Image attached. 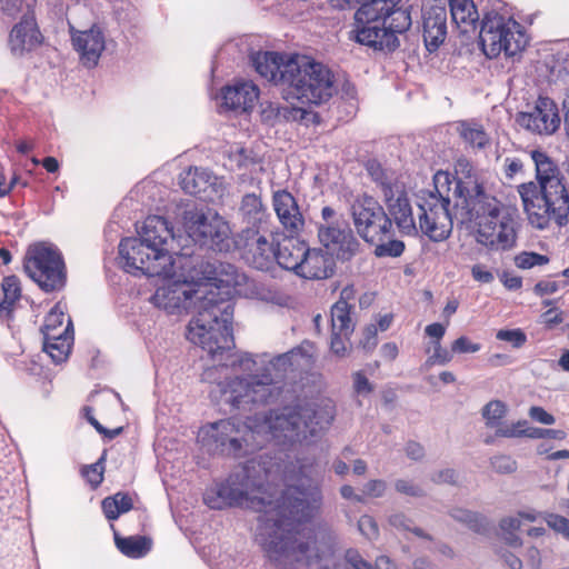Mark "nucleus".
Returning a JSON list of instances; mask_svg holds the SVG:
<instances>
[{
    "instance_id": "f257e3e1",
    "label": "nucleus",
    "mask_w": 569,
    "mask_h": 569,
    "mask_svg": "<svg viewBox=\"0 0 569 569\" xmlns=\"http://www.w3.org/2000/svg\"><path fill=\"white\" fill-rule=\"evenodd\" d=\"M274 465L260 455L236 468L229 477L208 489L204 503L211 509L241 507L259 512L256 541L278 567L298 562L310 566L332 553V536L308 522L318 513L322 493L305 467L296 477L286 475L284 489H273Z\"/></svg>"
},
{
    "instance_id": "f03ea898",
    "label": "nucleus",
    "mask_w": 569,
    "mask_h": 569,
    "mask_svg": "<svg viewBox=\"0 0 569 569\" xmlns=\"http://www.w3.org/2000/svg\"><path fill=\"white\" fill-rule=\"evenodd\" d=\"M184 260L172 269L174 274L162 277L164 282L159 286L151 297V302L168 313H180L194 308L196 316L188 326V339L207 350L212 357L229 350L233 345L231 321L233 303L229 292H221L217 286L200 283L194 287L190 281L193 276L184 273Z\"/></svg>"
},
{
    "instance_id": "7ed1b4c3",
    "label": "nucleus",
    "mask_w": 569,
    "mask_h": 569,
    "mask_svg": "<svg viewBox=\"0 0 569 569\" xmlns=\"http://www.w3.org/2000/svg\"><path fill=\"white\" fill-rule=\"evenodd\" d=\"M300 349L279 355L268 361L257 360L250 353H230L226 361L207 368L202 380L211 385L213 401L234 409L250 405H268L280 397L281 382L288 371L298 365Z\"/></svg>"
},
{
    "instance_id": "20e7f679",
    "label": "nucleus",
    "mask_w": 569,
    "mask_h": 569,
    "mask_svg": "<svg viewBox=\"0 0 569 569\" xmlns=\"http://www.w3.org/2000/svg\"><path fill=\"white\" fill-rule=\"evenodd\" d=\"M462 207L450 210V198L443 193L429 194L420 204V227L431 241L446 240L452 231L453 219L460 223L473 221L477 241L490 249L508 250L517 240L516 218L499 200L485 193L475 200H463Z\"/></svg>"
},
{
    "instance_id": "39448f33",
    "label": "nucleus",
    "mask_w": 569,
    "mask_h": 569,
    "mask_svg": "<svg viewBox=\"0 0 569 569\" xmlns=\"http://www.w3.org/2000/svg\"><path fill=\"white\" fill-rule=\"evenodd\" d=\"M530 158L535 180L517 186L529 224L546 230L551 223L565 227L569 222V181L557 161L546 151L533 149Z\"/></svg>"
},
{
    "instance_id": "423d86ee",
    "label": "nucleus",
    "mask_w": 569,
    "mask_h": 569,
    "mask_svg": "<svg viewBox=\"0 0 569 569\" xmlns=\"http://www.w3.org/2000/svg\"><path fill=\"white\" fill-rule=\"evenodd\" d=\"M335 415V406L330 400H298L271 410L264 425L278 445L310 446L330 427Z\"/></svg>"
},
{
    "instance_id": "0eeeda50",
    "label": "nucleus",
    "mask_w": 569,
    "mask_h": 569,
    "mask_svg": "<svg viewBox=\"0 0 569 569\" xmlns=\"http://www.w3.org/2000/svg\"><path fill=\"white\" fill-rule=\"evenodd\" d=\"M281 78L284 82L282 96L288 101L318 106L327 102L335 91L331 71L307 57L289 58Z\"/></svg>"
},
{
    "instance_id": "6e6552de",
    "label": "nucleus",
    "mask_w": 569,
    "mask_h": 569,
    "mask_svg": "<svg viewBox=\"0 0 569 569\" xmlns=\"http://www.w3.org/2000/svg\"><path fill=\"white\" fill-rule=\"evenodd\" d=\"M198 439L208 452L234 458L251 453L263 445L260 431L232 419L202 427Z\"/></svg>"
},
{
    "instance_id": "1a4fd4ad",
    "label": "nucleus",
    "mask_w": 569,
    "mask_h": 569,
    "mask_svg": "<svg viewBox=\"0 0 569 569\" xmlns=\"http://www.w3.org/2000/svg\"><path fill=\"white\" fill-rule=\"evenodd\" d=\"M479 40L483 53L492 59L503 52L513 57L527 46V37L520 23L496 9L483 13Z\"/></svg>"
},
{
    "instance_id": "9d476101",
    "label": "nucleus",
    "mask_w": 569,
    "mask_h": 569,
    "mask_svg": "<svg viewBox=\"0 0 569 569\" xmlns=\"http://www.w3.org/2000/svg\"><path fill=\"white\" fill-rule=\"evenodd\" d=\"M119 254L126 271H140L148 277H170L174 274L172 269L186 260L182 256L173 258L166 251L157 250L139 237L122 239Z\"/></svg>"
},
{
    "instance_id": "9b49d317",
    "label": "nucleus",
    "mask_w": 569,
    "mask_h": 569,
    "mask_svg": "<svg viewBox=\"0 0 569 569\" xmlns=\"http://www.w3.org/2000/svg\"><path fill=\"white\" fill-rule=\"evenodd\" d=\"M411 22L410 12L407 9L397 8L387 21L355 23L350 38L373 50L392 52L400 46L399 34L405 33Z\"/></svg>"
},
{
    "instance_id": "f8f14e48",
    "label": "nucleus",
    "mask_w": 569,
    "mask_h": 569,
    "mask_svg": "<svg viewBox=\"0 0 569 569\" xmlns=\"http://www.w3.org/2000/svg\"><path fill=\"white\" fill-rule=\"evenodd\" d=\"M27 274L46 292L60 290L66 284V266L61 253L51 244L30 246L24 258Z\"/></svg>"
},
{
    "instance_id": "ddd939ff",
    "label": "nucleus",
    "mask_w": 569,
    "mask_h": 569,
    "mask_svg": "<svg viewBox=\"0 0 569 569\" xmlns=\"http://www.w3.org/2000/svg\"><path fill=\"white\" fill-rule=\"evenodd\" d=\"M441 182L449 183V177L446 173L438 172L435 174V191H429L420 197V202L418 203L419 219L421 216L420 204L423 200L429 194L442 193L438 188V184ZM381 192L388 210L387 214L396 223L402 236H417L419 230L422 232L420 222L417 224L415 221L407 192L401 184L396 181H381Z\"/></svg>"
},
{
    "instance_id": "4468645a",
    "label": "nucleus",
    "mask_w": 569,
    "mask_h": 569,
    "mask_svg": "<svg viewBox=\"0 0 569 569\" xmlns=\"http://www.w3.org/2000/svg\"><path fill=\"white\" fill-rule=\"evenodd\" d=\"M183 220L188 237L200 247H207L219 252L230 250V227L217 212L188 210L184 212Z\"/></svg>"
},
{
    "instance_id": "2eb2a0df",
    "label": "nucleus",
    "mask_w": 569,
    "mask_h": 569,
    "mask_svg": "<svg viewBox=\"0 0 569 569\" xmlns=\"http://www.w3.org/2000/svg\"><path fill=\"white\" fill-rule=\"evenodd\" d=\"M350 213L357 233L368 243L380 242L381 237L391 230V218L373 197L365 194L356 198Z\"/></svg>"
},
{
    "instance_id": "dca6fc26",
    "label": "nucleus",
    "mask_w": 569,
    "mask_h": 569,
    "mask_svg": "<svg viewBox=\"0 0 569 569\" xmlns=\"http://www.w3.org/2000/svg\"><path fill=\"white\" fill-rule=\"evenodd\" d=\"M517 124L523 130L540 137H550L561 124L557 103L549 97L539 96L528 110L516 116Z\"/></svg>"
},
{
    "instance_id": "f3484780",
    "label": "nucleus",
    "mask_w": 569,
    "mask_h": 569,
    "mask_svg": "<svg viewBox=\"0 0 569 569\" xmlns=\"http://www.w3.org/2000/svg\"><path fill=\"white\" fill-rule=\"evenodd\" d=\"M242 259L252 268L270 271L276 266V244L260 231L242 230Z\"/></svg>"
},
{
    "instance_id": "a211bd4d",
    "label": "nucleus",
    "mask_w": 569,
    "mask_h": 569,
    "mask_svg": "<svg viewBox=\"0 0 569 569\" xmlns=\"http://www.w3.org/2000/svg\"><path fill=\"white\" fill-rule=\"evenodd\" d=\"M455 204L451 210L461 208L463 200L469 202V200L478 199L487 193L482 179L468 159H458L455 166Z\"/></svg>"
},
{
    "instance_id": "6ab92c4d",
    "label": "nucleus",
    "mask_w": 569,
    "mask_h": 569,
    "mask_svg": "<svg viewBox=\"0 0 569 569\" xmlns=\"http://www.w3.org/2000/svg\"><path fill=\"white\" fill-rule=\"evenodd\" d=\"M70 34L80 62L87 68L96 67L106 49V38L102 29L98 24H93L87 30H77L73 26H70Z\"/></svg>"
},
{
    "instance_id": "aec40b11",
    "label": "nucleus",
    "mask_w": 569,
    "mask_h": 569,
    "mask_svg": "<svg viewBox=\"0 0 569 569\" xmlns=\"http://www.w3.org/2000/svg\"><path fill=\"white\" fill-rule=\"evenodd\" d=\"M318 238L322 246L336 252L341 260H349L359 248V242L346 222L319 224Z\"/></svg>"
},
{
    "instance_id": "412c9836",
    "label": "nucleus",
    "mask_w": 569,
    "mask_h": 569,
    "mask_svg": "<svg viewBox=\"0 0 569 569\" xmlns=\"http://www.w3.org/2000/svg\"><path fill=\"white\" fill-rule=\"evenodd\" d=\"M43 36L36 21L33 11H24L21 19L12 27L8 44L12 54L21 57L41 46Z\"/></svg>"
},
{
    "instance_id": "4be33fe9",
    "label": "nucleus",
    "mask_w": 569,
    "mask_h": 569,
    "mask_svg": "<svg viewBox=\"0 0 569 569\" xmlns=\"http://www.w3.org/2000/svg\"><path fill=\"white\" fill-rule=\"evenodd\" d=\"M272 206L282 228L290 234L299 233L305 227V218L296 198L287 190L272 194Z\"/></svg>"
},
{
    "instance_id": "5701e85b",
    "label": "nucleus",
    "mask_w": 569,
    "mask_h": 569,
    "mask_svg": "<svg viewBox=\"0 0 569 569\" xmlns=\"http://www.w3.org/2000/svg\"><path fill=\"white\" fill-rule=\"evenodd\" d=\"M259 97L258 87L251 81H238L222 90V107L236 113L251 110Z\"/></svg>"
},
{
    "instance_id": "b1692460",
    "label": "nucleus",
    "mask_w": 569,
    "mask_h": 569,
    "mask_svg": "<svg viewBox=\"0 0 569 569\" xmlns=\"http://www.w3.org/2000/svg\"><path fill=\"white\" fill-rule=\"evenodd\" d=\"M332 6L339 9L351 8L361 2L355 13V23H369L376 20L389 19L395 9L392 0H332Z\"/></svg>"
},
{
    "instance_id": "393cba45",
    "label": "nucleus",
    "mask_w": 569,
    "mask_h": 569,
    "mask_svg": "<svg viewBox=\"0 0 569 569\" xmlns=\"http://www.w3.org/2000/svg\"><path fill=\"white\" fill-rule=\"evenodd\" d=\"M138 237L146 241V243L156 247L157 250L168 253L172 250L170 244L174 241V234L172 228L169 227V222L163 217H148L138 231Z\"/></svg>"
},
{
    "instance_id": "a878e982",
    "label": "nucleus",
    "mask_w": 569,
    "mask_h": 569,
    "mask_svg": "<svg viewBox=\"0 0 569 569\" xmlns=\"http://www.w3.org/2000/svg\"><path fill=\"white\" fill-rule=\"evenodd\" d=\"M335 267L331 253L322 249L307 247V253L303 256V262L297 276L310 280L327 279L333 274Z\"/></svg>"
},
{
    "instance_id": "bb28decb",
    "label": "nucleus",
    "mask_w": 569,
    "mask_h": 569,
    "mask_svg": "<svg viewBox=\"0 0 569 569\" xmlns=\"http://www.w3.org/2000/svg\"><path fill=\"white\" fill-rule=\"evenodd\" d=\"M447 36V11L443 7H431L423 13V41L429 52H435Z\"/></svg>"
},
{
    "instance_id": "cd10ccee",
    "label": "nucleus",
    "mask_w": 569,
    "mask_h": 569,
    "mask_svg": "<svg viewBox=\"0 0 569 569\" xmlns=\"http://www.w3.org/2000/svg\"><path fill=\"white\" fill-rule=\"evenodd\" d=\"M238 217L246 226L244 230L260 231L267 229L270 214L259 196L247 193L241 199Z\"/></svg>"
},
{
    "instance_id": "c85d7f7f",
    "label": "nucleus",
    "mask_w": 569,
    "mask_h": 569,
    "mask_svg": "<svg viewBox=\"0 0 569 569\" xmlns=\"http://www.w3.org/2000/svg\"><path fill=\"white\" fill-rule=\"evenodd\" d=\"M288 59L277 52H257L251 56V62L256 71L262 78L280 87L281 90L284 84L281 76Z\"/></svg>"
},
{
    "instance_id": "c756f323",
    "label": "nucleus",
    "mask_w": 569,
    "mask_h": 569,
    "mask_svg": "<svg viewBox=\"0 0 569 569\" xmlns=\"http://www.w3.org/2000/svg\"><path fill=\"white\" fill-rule=\"evenodd\" d=\"M307 247L305 241L297 238L284 239L276 246V264L297 274L307 253Z\"/></svg>"
},
{
    "instance_id": "7c9ffc66",
    "label": "nucleus",
    "mask_w": 569,
    "mask_h": 569,
    "mask_svg": "<svg viewBox=\"0 0 569 569\" xmlns=\"http://www.w3.org/2000/svg\"><path fill=\"white\" fill-rule=\"evenodd\" d=\"M217 177L203 168H189L180 174V186L189 194L202 197L216 184Z\"/></svg>"
},
{
    "instance_id": "2f4dec72",
    "label": "nucleus",
    "mask_w": 569,
    "mask_h": 569,
    "mask_svg": "<svg viewBox=\"0 0 569 569\" xmlns=\"http://www.w3.org/2000/svg\"><path fill=\"white\" fill-rule=\"evenodd\" d=\"M71 328V320L68 318V323L63 328L60 336H53V333H47V338L43 337V350L50 356L54 363H61L69 357L72 336L69 330Z\"/></svg>"
},
{
    "instance_id": "473e14b6",
    "label": "nucleus",
    "mask_w": 569,
    "mask_h": 569,
    "mask_svg": "<svg viewBox=\"0 0 569 569\" xmlns=\"http://www.w3.org/2000/svg\"><path fill=\"white\" fill-rule=\"evenodd\" d=\"M458 132L463 142L473 150H486L491 144L490 134L478 122L461 121Z\"/></svg>"
},
{
    "instance_id": "72a5a7b5",
    "label": "nucleus",
    "mask_w": 569,
    "mask_h": 569,
    "mask_svg": "<svg viewBox=\"0 0 569 569\" xmlns=\"http://www.w3.org/2000/svg\"><path fill=\"white\" fill-rule=\"evenodd\" d=\"M449 7L452 21L463 28V32L475 27L479 13L472 0H449Z\"/></svg>"
},
{
    "instance_id": "f704fd0d",
    "label": "nucleus",
    "mask_w": 569,
    "mask_h": 569,
    "mask_svg": "<svg viewBox=\"0 0 569 569\" xmlns=\"http://www.w3.org/2000/svg\"><path fill=\"white\" fill-rule=\"evenodd\" d=\"M221 273L224 278L219 279L226 287L232 288L239 295L254 293L256 283L243 272L239 271L232 264L221 266Z\"/></svg>"
},
{
    "instance_id": "c9c22d12",
    "label": "nucleus",
    "mask_w": 569,
    "mask_h": 569,
    "mask_svg": "<svg viewBox=\"0 0 569 569\" xmlns=\"http://www.w3.org/2000/svg\"><path fill=\"white\" fill-rule=\"evenodd\" d=\"M350 310L351 306L343 300H338L331 307V331L335 332V335L342 333L345 338H347L353 332L355 325L350 317Z\"/></svg>"
},
{
    "instance_id": "e433bc0d",
    "label": "nucleus",
    "mask_w": 569,
    "mask_h": 569,
    "mask_svg": "<svg viewBox=\"0 0 569 569\" xmlns=\"http://www.w3.org/2000/svg\"><path fill=\"white\" fill-rule=\"evenodd\" d=\"M336 569H397V566L388 556L377 557L375 565H372L358 550L348 549L345 553V566Z\"/></svg>"
},
{
    "instance_id": "4c0bfd02",
    "label": "nucleus",
    "mask_w": 569,
    "mask_h": 569,
    "mask_svg": "<svg viewBox=\"0 0 569 569\" xmlns=\"http://www.w3.org/2000/svg\"><path fill=\"white\" fill-rule=\"evenodd\" d=\"M336 569H397V566L388 556L377 557L375 565H372L358 550L348 549L345 553V566Z\"/></svg>"
},
{
    "instance_id": "58836bf2",
    "label": "nucleus",
    "mask_w": 569,
    "mask_h": 569,
    "mask_svg": "<svg viewBox=\"0 0 569 569\" xmlns=\"http://www.w3.org/2000/svg\"><path fill=\"white\" fill-rule=\"evenodd\" d=\"M117 548L127 557L141 558L148 553L151 542L148 538L141 536H133L121 538L114 535Z\"/></svg>"
},
{
    "instance_id": "ea45409f",
    "label": "nucleus",
    "mask_w": 569,
    "mask_h": 569,
    "mask_svg": "<svg viewBox=\"0 0 569 569\" xmlns=\"http://www.w3.org/2000/svg\"><path fill=\"white\" fill-rule=\"evenodd\" d=\"M370 244L375 247L373 253L378 258H398L403 253L406 248L402 240L395 238L393 227H391L389 232H386V236L381 237L380 242H371Z\"/></svg>"
},
{
    "instance_id": "a19ab883",
    "label": "nucleus",
    "mask_w": 569,
    "mask_h": 569,
    "mask_svg": "<svg viewBox=\"0 0 569 569\" xmlns=\"http://www.w3.org/2000/svg\"><path fill=\"white\" fill-rule=\"evenodd\" d=\"M3 300L0 303V317L11 311L12 305L20 298L21 289L16 276L6 277L2 281Z\"/></svg>"
},
{
    "instance_id": "79ce46f5",
    "label": "nucleus",
    "mask_w": 569,
    "mask_h": 569,
    "mask_svg": "<svg viewBox=\"0 0 569 569\" xmlns=\"http://www.w3.org/2000/svg\"><path fill=\"white\" fill-rule=\"evenodd\" d=\"M450 516L459 522L465 523L468 528L476 532H485L487 528V520L479 513L472 512L462 508H453Z\"/></svg>"
},
{
    "instance_id": "37998d69",
    "label": "nucleus",
    "mask_w": 569,
    "mask_h": 569,
    "mask_svg": "<svg viewBox=\"0 0 569 569\" xmlns=\"http://www.w3.org/2000/svg\"><path fill=\"white\" fill-rule=\"evenodd\" d=\"M506 413L507 407L500 400H492L488 402L482 409V417L486 420V426L489 428L498 427Z\"/></svg>"
},
{
    "instance_id": "c03bdc74",
    "label": "nucleus",
    "mask_w": 569,
    "mask_h": 569,
    "mask_svg": "<svg viewBox=\"0 0 569 569\" xmlns=\"http://www.w3.org/2000/svg\"><path fill=\"white\" fill-rule=\"evenodd\" d=\"M389 523L391 527H393L397 530L410 531L419 538H423V539H428V540L431 539V537L428 533H426L421 528L416 527L413 525V521L402 512L392 513L389 517Z\"/></svg>"
},
{
    "instance_id": "a18cd8bd",
    "label": "nucleus",
    "mask_w": 569,
    "mask_h": 569,
    "mask_svg": "<svg viewBox=\"0 0 569 569\" xmlns=\"http://www.w3.org/2000/svg\"><path fill=\"white\" fill-rule=\"evenodd\" d=\"M63 321H64V313L59 308V306H56L51 309V311L48 313V316L44 319V323L41 328V331L43 333V337L47 338V333L51 332L53 336H60L63 328Z\"/></svg>"
},
{
    "instance_id": "49530a36",
    "label": "nucleus",
    "mask_w": 569,
    "mask_h": 569,
    "mask_svg": "<svg viewBox=\"0 0 569 569\" xmlns=\"http://www.w3.org/2000/svg\"><path fill=\"white\" fill-rule=\"evenodd\" d=\"M0 9L6 17L11 19H21L24 11H33L24 0H0Z\"/></svg>"
},
{
    "instance_id": "de8ad7c7",
    "label": "nucleus",
    "mask_w": 569,
    "mask_h": 569,
    "mask_svg": "<svg viewBox=\"0 0 569 569\" xmlns=\"http://www.w3.org/2000/svg\"><path fill=\"white\" fill-rule=\"evenodd\" d=\"M549 262V258L537 252H520L515 257V264L520 269H530Z\"/></svg>"
},
{
    "instance_id": "09e8293b",
    "label": "nucleus",
    "mask_w": 569,
    "mask_h": 569,
    "mask_svg": "<svg viewBox=\"0 0 569 569\" xmlns=\"http://www.w3.org/2000/svg\"><path fill=\"white\" fill-rule=\"evenodd\" d=\"M432 349H433V352L427 359L426 366H433V365L445 366V365L449 363L453 358L455 352H452V349L447 350V349L442 348L440 341H432Z\"/></svg>"
},
{
    "instance_id": "8fccbe9b",
    "label": "nucleus",
    "mask_w": 569,
    "mask_h": 569,
    "mask_svg": "<svg viewBox=\"0 0 569 569\" xmlns=\"http://www.w3.org/2000/svg\"><path fill=\"white\" fill-rule=\"evenodd\" d=\"M103 460L104 455L96 463L87 466L82 469V475L93 487H98L103 480Z\"/></svg>"
},
{
    "instance_id": "3c124183",
    "label": "nucleus",
    "mask_w": 569,
    "mask_h": 569,
    "mask_svg": "<svg viewBox=\"0 0 569 569\" xmlns=\"http://www.w3.org/2000/svg\"><path fill=\"white\" fill-rule=\"evenodd\" d=\"M567 433L560 429H545V428H528L527 438L530 439H555V440H563L566 439Z\"/></svg>"
},
{
    "instance_id": "603ef678",
    "label": "nucleus",
    "mask_w": 569,
    "mask_h": 569,
    "mask_svg": "<svg viewBox=\"0 0 569 569\" xmlns=\"http://www.w3.org/2000/svg\"><path fill=\"white\" fill-rule=\"evenodd\" d=\"M500 528L502 531L510 533V538H507V540L511 546L520 545V539L518 537L513 536V533H512L513 531L520 530V528H521V519H520L519 515L515 516V517L503 518L500 522Z\"/></svg>"
},
{
    "instance_id": "864d4df0",
    "label": "nucleus",
    "mask_w": 569,
    "mask_h": 569,
    "mask_svg": "<svg viewBox=\"0 0 569 569\" xmlns=\"http://www.w3.org/2000/svg\"><path fill=\"white\" fill-rule=\"evenodd\" d=\"M496 337L498 340L510 342L515 348L522 347L527 341L526 335L520 329L499 330Z\"/></svg>"
},
{
    "instance_id": "5fc2aeb1",
    "label": "nucleus",
    "mask_w": 569,
    "mask_h": 569,
    "mask_svg": "<svg viewBox=\"0 0 569 569\" xmlns=\"http://www.w3.org/2000/svg\"><path fill=\"white\" fill-rule=\"evenodd\" d=\"M491 466L499 473H512L517 469L516 460L506 455L492 457Z\"/></svg>"
},
{
    "instance_id": "6e6d98bb",
    "label": "nucleus",
    "mask_w": 569,
    "mask_h": 569,
    "mask_svg": "<svg viewBox=\"0 0 569 569\" xmlns=\"http://www.w3.org/2000/svg\"><path fill=\"white\" fill-rule=\"evenodd\" d=\"M358 529L368 539H376L379 536V528L376 520L368 515L360 517L358 521Z\"/></svg>"
},
{
    "instance_id": "4d7b16f0",
    "label": "nucleus",
    "mask_w": 569,
    "mask_h": 569,
    "mask_svg": "<svg viewBox=\"0 0 569 569\" xmlns=\"http://www.w3.org/2000/svg\"><path fill=\"white\" fill-rule=\"evenodd\" d=\"M546 522L555 531L569 539V519L556 513H549L546 517Z\"/></svg>"
},
{
    "instance_id": "13d9d810",
    "label": "nucleus",
    "mask_w": 569,
    "mask_h": 569,
    "mask_svg": "<svg viewBox=\"0 0 569 569\" xmlns=\"http://www.w3.org/2000/svg\"><path fill=\"white\" fill-rule=\"evenodd\" d=\"M395 488L398 492L410 496V497H423L425 491L423 489L413 483L412 481L405 480V479H398L395 482Z\"/></svg>"
},
{
    "instance_id": "bf43d9fd",
    "label": "nucleus",
    "mask_w": 569,
    "mask_h": 569,
    "mask_svg": "<svg viewBox=\"0 0 569 569\" xmlns=\"http://www.w3.org/2000/svg\"><path fill=\"white\" fill-rule=\"evenodd\" d=\"M387 491V482L381 479L369 480L363 486V495L370 498H380Z\"/></svg>"
},
{
    "instance_id": "052dcab7",
    "label": "nucleus",
    "mask_w": 569,
    "mask_h": 569,
    "mask_svg": "<svg viewBox=\"0 0 569 569\" xmlns=\"http://www.w3.org/2000/svg\"><path fill=\"white\" fill-rule=\"evenodd\" d=\"M480 350L479 343H473L469 338L461 336L452 342V352L455 353H475Z\"/></svg>"
},
{
    "instance_id": "680f3d73",
    "label": "nucleus",
    "mask_w": 569,
    "mask_h": 569,
    "mask_svg": "<svg viewBox=\"0 0 569 569\" xmlns=\"http://www.w3.org/2000/svg\"><path fill=\"white\" fill-rule=\"evenodd\" d=\"M353 389L358 395H369L373 387L362 371L352 375Z\"/></svg>"
},
{
    "instance_id": "e2e57ef3",
    "label": "nucleus",
    "mask_w": 569,
    "mask_h": 569,
    "mask_svg": "<svg viewBox=\"0 0 569 569\" xmlns=\"http://www.w3.org/2000/svg\"><path fill=\"white\" fill-rule=\"evenodd\" d=\"M528 428L527 429H516L515 425H507V423H500L498 427H496V436L497 437H503V438H519V437H527Z\"/></svg>"
},
{
    "instance_id": "0e129e2a",
    "label": "nucleus",
    "mask_w": 569,
    "mask_h": 569,
    "mask_svg": "<svg viewBox=\"0 0 569 569\" xmlns=\"http://www.w3.org/2000/svg\"><path fill=\"white\" fill-rule=\"evenodd\" d=\"M349 337L345 338L342 333H336L331 331L330 350L337 357H345L347 353V341Z\"/></svg>"
},
{
    "instance_id": "69168bd1",
    "label": "nucleus",
    "mask_w": 569,
    "mask_h": 569,
    "mask_svg": "<svg viewBox=\"0 0 569 569\" xmlns=\"http://www.w3.org/2000/svg\"><path fill=\"white\" fill-rule=\"evenodd\" d=\"M529 417L542 425H553L556 422V418L547 412L542 407L532 406L528 411Z\"/></svg>"
},
{
    "instance_id": "338daca9",
    "label": "nucleus",
    "mask_w": 569,
    "mask_h": 569,
    "mask_svg": "<svg viewBox=\"0 0 569 569\" xmlns=\"http://www.w3.org/2000/svg\"><path fill=\"white\" fill-rule=\"evenodd\" d=\"M431 480L435 483H448V485H457L458 482V473L453 469H443L439 470L431 476Z\"/></svg>"
},
{
    "instance_id": "774afa93",
    "label": "nucleus",
    "mask_w": 569,
    "mask_h": 569,
    "mask_svg": "<svg viewBox=\"0 0 569 569\" xmlns=\"http://www.w3.org/2000/svg\"><path fill=\"white\" fill-rule=\"evenodd\" d=\"M102 510L104 516L109 520H116L121 515V511L118 507V501L112 497H107L102 500Z\"/></svg>"
}]
</instances>
